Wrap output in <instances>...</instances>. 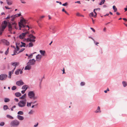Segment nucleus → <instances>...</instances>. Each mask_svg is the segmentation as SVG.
Wrapping results in <instances>:
<instances>
[{
  "label": "nucleus",
  "instance_id": "f257e3e1",
  "mask_svg": "<svg viewBox=\"0 0 127 127\" xmlns=\"http://www.w3.org/2000/svg\"><path fill=\"white\" fill-rule=\"evenodd\" d=\"M20 124L19 122L16 120L12 121L10 123V125L11 126V127H17Z\"/></svg>",
  "mask_w": 127,
  "mask_h": 127
},
{
  "label": "nucleus",
  "instance_id": "f03ea898",
  "mask_svg": "<svg viewBox=\"0 0 127 127\" xmlns=\"http://www.w3.org/2000/svg\"><path fill=\"white\" fill-rule=\"evenodd\" d=\"M27 100L24 99L20 101L18 103V106L20 107H24L26 103Z\"/></svg>",
  "mask_w": 127,
  "mask_h": 127
},
{
  "label": "nucleus",
  "instance_id": "7ed1b4c3",
  "mask_svg": "<svg viewBox=\"0 0 127 127\" xmlns=\"http://www.w3.org/2000/svg\"><path fill=\"white\" fill-rule=\"evenodd\" d=\"M24 19H21L20 20V22H19L18 25L19 26V29L21 30V27H23L25 28L26 27V26L23 24V22L24 21Z\"/></svg>",
  "mask_w": 127,
  "mask_h": 127
},
{
  "label": "nucleus",
  "instance_id": "20e7f679",
  "mask_svg": "<svg viewBox=\"0 0 127 127\" xmlns=\"http://www.w3.org/2000/svg\"><path fill=\"white\" fill-rule=\"evenodd\" d=\"M36 61L34 59H30L29 60V62L27 63V64H29L31 65H34Z\"/></svg>",
  "mask_w": 127,
  "mask_h": 127
},
{
  "label": "nucleus",
  "instance_id": "39448f33",
  "mask_svg": "<svg viewBox=\"0 0 127 127\" xmlns=\"http://www.w3.org/2000/svg\"><path fill=\"white\" fill-rule=\"evenodd\" d=\"M35 95V94L33 91H30L28 93V95L29 97L31 99H32Z\"/></svg>",
  "mask_w": 127,
  "mask_h": 127
},
{
  "label": "nucleus",
  "instance_id": "423d86ee",
  "mask_svg": "<svg viewBox=\"0 0 127 127\" xmlns=\"http://www.w3.org/2000/svg\"><path fill=\"white\" fill-rule=\"evenodd\" d=\"M7 76V75L4 74H2L0 75V80H4Z\"/></svg>",
  "mask_w": 127,
  "mask_h": 127
},
{
  "label": "nucleus",
  "instance_id": "0eeeda50",
  "mask_svg": "<svg viewBox=\"0 0 127 127\" xmlns=\"http://www.w3.org/2000/svg\"><path fill=\"white\" fill-rule=\"evenodd\" d=\"M24 82L22 80L18 81L16 82V84L18 86L22 85L24 84Z\"/></svg>",
  "mask_w": 127,
  "mask_h": 127
},
{
  "label": "nucleus",
  "instance_id": "6e6552de",
  "mask_svg": "<svg viewBox=\"0 0 127 127\" xmlns=\"http://www.w3.org/2000/svg\"><path fill=\"white\" fill-rule=\"evenodd\" d=\"M8 24L7 27L8 28V31L10 32H11L12 30V27L11 24L9 22H8Z\"/></svg>",
  "mask_w": 127,
  "mask_h": 127
},
{
  "label": "nucleus",
  "instance_id": "1a4fd4ad",
  "mask_svg": "<svg viewBox=\"0 0 127 127\" xmlns=\"http://www.w3.org/2000/svg\"><path fill=\"white\" fill-rule=\"evenodd\" d=\"M31 68V65L29 64H27V65L25 68L24 69L25 70H30Z\"/></svg>",
  "mask_w": 127,
  "mask_h": 127
},
{
  "label": "nucleus",
  "instance_id": "9d476101",
  "mask_svg": "<svg viewBox=\"0 0 127 127\" xmlns=\"http://www.w3.org/2000/svg\"><path fill=\"white\" fill-rule=\"evenodd\" d=\"M11 64L12 65L14 66L16 68V66L18 65L19 64V63L17 62H12L11 63Z\"/></svg>",
  "mask_w": 127,
  "mask_h": 127
},
{
  "label": "nucleus",
  "instance_id": "9b49d317",
  "mask_svg": "<svg viewBox=\"0 0 127 127\" xmlns=\"http://www.w3.org/2000/svg\"><path fill=\"white\" fill-rule=\"evenodd\" d=\"M1 41L4 43L7 46H8L9 45V42L7 40L5 39L1 40Z\"/></svg>",
  "mask_w": 127,
  "mask_h": 127
},
{
  "label": "nucleus",
  "instance_id": "f8f14e48",
  "mask_svg": "<svg viewBox=\"0 0 127 127\" xmlns=\"http://www.w3.org/2000/svg\"><path fill=\"white\" fill-rule=\"evenodd\" d=\"M7 4L9 5H11L12 3V1L11 0H6Z\"/></svg>",
  "mask_w": 127,
  "mask_h": 127
},
{
  "label": "nucleus",
  "instance_id": "ddd939ff",
  "mask_svg": "<svg viewBox=\"0 0 127 127\" xmlns=\"http://www.w3.org/2000/svg\"><path fill=\"white\" fill-rule=\"evenodd\" d=\"M44 78V76L41 79H39V80L40 81V82L39 84V88L40 89H41V84L42 81V79H43Z\"/></svg>",
  "mask_w": 127,
  "mask_h": 127
},
{
  "label": "nucleus",
  "instance_id": "4468645a",
  "mask_svg": "<svg viewBox=\"0 0 127 127\" xmlns=\"http://www.w3.org/2000/svg\"><path fill=\"white\" fill-rule=\"evenodd\" d=\"M42 57V56L41 55L39 54H38L36 56V59L37 61H39L40 60Z\"/></svg>",
  "mask_w": 127,
  "mask_h": 127
},
{
  "label": "nucleus",
  "instance_id": "2eb2a0df",
  "mask_svg": "<svg viewBox=\"0 0 127 127\" xmlns=\"http://www.w3.org/2000/svg\"><path fill=\"white\" fill-rule=\"evenodd\" d=\"M25 34L23 32L20 34L19 36V37L21 39H23L25 37Z\"/></svg>",
  "mask_w": 127,
  "mask_h": 127
},
{
  "label": "nucleus",
  "instance_id": "dca6fc26",
  "mask_svg": "<svg viewBox=\"0 0 127 127\" xmlns=\"http://www.w3.org/2000/svg\"><path fill=\"white\" fill-rule=\"evenodd\" d=\"M17 118L18 119L20 120H22L24 119V118L23 116L19 115H17Z\"/></svg>",
  "mask_w": 127,
  "mask_h": 127
},
{
  "label": "nucleus",
  "instance_id": "f3484780",
  "mask_svg": "<svg viewBox=\"0 0 127 127\" xmlns=\"http://www.w3.org/2000/svg\"><path fill=\"white\" fill-rule=\"evenodd\" d=\"M15 96L17 97H19L20 96L22 95L19 92H16L15 94Z\"/></svg>",
  "mask_w": 127,
  "mask_h": 127
},
{
  "label": "nucleus",
  "instance_id": "a211bd4d",
  "mask_svg": "<svg viewBox=\"0 0 127 127\" xmlns=\"http://www.w3.org/2000/svg\"><path fill=\"white\" fill-rule=\"evenodd\" d=\"M28 87L27 85H24L22 87V90H25L27 89V90L28 89Z\"/></svg>",
  "mask_w": 127,
  "mask_h": 127
},
{
  "label": "nucleus",
  "instance_id": "6ab92c4d",
  "mask_svg": "<svg viewBox=\"0 0 127 127\" xmlns=\"http://www.w3.org/2000/svg\"><path fill=\"white\" fill-rule=\"evenodd\" d=\"M101 111L100 110V108L99 106H98L97 107V110L95 111V113H97L98 112H100Z\"/></svg>",
  "mask_w": 127,
  "mask_h": 127
},
{
  "label": "nucleus",
  "instance_id": "aec40b11",
  "mask_svg": "<svg viewBox=\"0 0 127 127\" xmlns=\"http://www.w3.org/2000/svg\"><path fill=\"white\" fill-rule=\"evenodd\" d=\"M4 102L5 103L8 102L10 101V99L8 98H4Z\"/></svg>",
  "mask_w": 127,
  "mask_h": 127
},
{
  "label": "nucleus",
  "instance_id": "412c9836",
  "mask_svg": "<svg viewBox=\"0 0 127 127\" xmlns=\"http://www.w3.org/2000/svg\"><path fill=\"white\" fill-rule=\"evenodd\" d=\"M39 52L41 54L42 56H44L45 53V51L44 50H40Z\"/></svg>",
  "mask_w": 127,
  "mask_h": 127
},
{
  "label": "nucleus",
  "instance_id": "4be33fe9",
  "mask_svg": "<svg viewBox=\"0 0 127 127\" xmlns=\"http://www.w3.org/2000/svg\"><path fill=\"white\" fill-rule=\"evenodd\" d=\"M21 69H17L15 72V73L16 75H18L19 74V72L20 71Z\"/></svg>",
  "mask_w": 127,
  "mask_h": 127
},
{
  "label": "nucleus",
  "instance_id": "5701e85b",
  "mask_svg": "<svg viewBox=\"0 0 127 127\" xmlns=\"http://www.w3.org/2000/svg\"><path fill=\"white\" fill-rule=\"evenodd\" d=\"M28 36L30 37V38L31 39L32 38V39H33V38L35 39L36 38V37L35 36H34L32 34H30L28 35Z\"/></svg>",
  "mask_w": 127,
  "mask_h": 127
},
{
  "label": "nucleus",
  "instance_id": "b1692460",
  "mask_svg": "<svg viewBox=\"0 0 127 127\" xmlns=\"http://www.w3.org/2000/svg\"><path fill=\"white\" fill-rule=\"evenodd\" d=\"M3 108L4 110H6L7 109H9L8 106L6 105H4L3 106Z\"/></svg>",
  "mask_w": 127,
  "mask_h": 127
},
{
  "label": "nucleus",
  "instance_id": "393cba45",
  "mask_svg": "<svg viewBox=\"0 0 127 127\" xmlns=\"http://www.w3.org/2000/svg\"><path fill=\"white\" fill-rule=\"evenodd\" d=\"M26 94H25L23 95H22L21 97H20L19 98L20 99H24L26 98Z\"/></svg>",
  "mask_w": 127,
  "mask_h": 127
},
{
  "label": "nucleus",
  "instance_id": "a878e982",
  "mask_svg": "<svg viewBox=\"0 0 127 127\" xmlns=\"http://www.w3.org/2000/svg\"><path fill=\"white\" fill-rule=\"evenodd\" d=\"M122 84L124 87H126L127 85V83L125 81H123L122 82Z\"/></svg>",
  "mask_w": 127,
  "mask_h": 127
},
{
  "label": "nucleus",
  "instance_id": "bb28decb",
  "mask_svg": "<svg viewBox=\"0 0 127 127\" xmlns=\"http://www.w3.org/2000/svg\"><path fill=\"white\" fill-rule=\"evenodd\" d=\"M5 29L3 26L1 25L0 28V31L3 32L4 31Z\"/></svg>",
  "mask_w": 127,
  "mask_h": 127
},
{
  "label": "nucleus",
  "instance_id": "cd10ccee",
  "mask_svg": "<svg viewBox=\"0 0 127 127\" xmlns=\"http://www.w3.org/2000/svg\"><path fill=\"white\" fill-rule=\"evenodd\" d=\"M6 117L7 118H8L9 119H13L14 118L13 117L11 116V115H6Z\"/></svg>",
  "mask_w": 127,
  "mask_h": 127
},
{
  "label": "nucleus",
  "instance_id": "c85d7f7f",
  "mask_svg": "<svg viewBox=\"0 0 127 127\" xmlns=\"http://www.w3.org/2000/svg\"><path fill=\"white\" fill-rule=\"evenodd\" d=\"M36 53V52H34V53H32L30 55H29L28 57V59H29L30 58H32V56L33 54L35 53Z\"/></svg>",
  "mask_w": 127,
  "mask_h": 127
},
{
  "label": "nucleus",
  "instance_id": "c756f323",
  "mask_svg": "<svg viewBox=\"0 0 127 127\" xmlns=\"http://www.w3.org/2000/svg\"><path fill=\"white\" fill-rule=\"evenodd\" d=\"M18 115H23L24 114L23 112L22 111H19L17 113Z\"/></svg>",
  "mask_w": 127,
  "mask_h": 127
},
{
  "label": "nucleus",
  "instance_id": "7c9ffc66",
  "mask_svg": "<svg viewBox=\"0 0 127 127\" xmlns=\"http://www.w3.org/2000/svg\"><path fill=\"white\" fill-rule=\"evenodd\" d=\"M21 13H19V14H15L14 15H13L14 16V17L15 18V17H19L20 16H21Z\"/></svg>",
  "mask_w": 127,
  "mask_h": 127
},
{
  "label": "nucleus",
  "instance_id": "2f4dec72",
  "mask_svg": "<svg viewBox=\"0 0 127 127\" xmlns=\"http://www.w3.org/2000/svg\"><path fill=\"white\" fill-rule=\"evenodd\" d=\"M33 46V44L32 42L30 43L29 44L28 47H32Z\"/></svg>",
  "mask_w": 127,
  "mask_h": 127
},
{
  "label": "nucleus",
  "instance_id": "473e14b6",
  "mask_svg": "<svg viewBox=\"0 0 127 127\" xmlns=\"http://www.w3.org/2000/svg\"><path fill=\"white\" fill-rule=\"evenodd\" d=\"M89 15L90 17H94V14L93 12H92L91 13H90Z\"/></svg>",
  "mask_w": 127,
  "mask_h": 127
},
{
  "label": "nucleus",
  "instance_id": "72a5a7b5",
  "mask_svg": "<svg viewBox=\"0 0 127 127\" xmlns=\"http://www.w3.org/2000/svg\"><path fill=\"white\" fill-rule=\"evenodd\" d=\"M17 89V87L15 86H13L12 88L11 89L12 90L14 91L15 90Z\"/></svg>",
  "mask_w": 127,
  "mask_h": 127
},
{
  "label": "nucleus",
  "instance_id": "f704fd0d",
  "mask_svg": "<svg viewBox=\"0 0 127 127\" xmlns=\"http://www.w3.org/2000/svg\"><path fill=\"white\" fill-rule=\"evenodd\" d=\"M25 49L24 48H22V49H20V51H19L18 53H17V54H18L19 53H21L23 51L25 50Z\"/></svg>",
  "mask_w": 127,
  "mask_h": 127
},
{
  "label": "nucleus",
  "instance_id": "c9c22d12",
  "mask_svg": "<svg viewBox=\"0 0 127 127\" xmlns=\"http://www.w3.org/2000/svg\"><path fill=\"white\" fill-rule=\"evenodd\" d=\"M55 28V27L54 26H51L50 27V30H53V29Z\"/></svg>",
  "mask_w": 127,
  "mask_h": 127
},
{
  "label": "nucleus",
  "instance_id": "e433bc0d",
  "mask_svg": "<svg viewBox=\"0 0 127 127\" xmlns=\"http://www.w3.org/2000/svg\"><path fill=\"white\" fill-rule=\"evenodd\" d=\"M11 20L12 21H14V19L15 18V17H14L13 15H12L11 16Z\"/></svg>",
  "mask_w": 127,
  "mask_h": 127
},
{
  "label": "nucleus",
  "instance_id": "4c0bfd02",
  "mask_svg": "<svg viewBox=\"0 0 127 127\" xmlns=\"http://www.w3.org/2000/svg\"><path fill=\"white\" fill-rule=\"evenodd\" d=\"M105 1V0H101V2L99 3V5H101L104 3V2Z\"/></svg>",
  "mask_w": 127,
  "mask_h": 127
},
{
  "label": "nucleus",
  "instance_id": "58836bf2",
  "mask_svg": "<svg viewBox=\"0 0 127 127\" xmlns=\"http://www.w3.org/2000/svg\"><path fill=\"white\" fill-rule=\"evenodd\" d=\"M21 43L23 45V47H25L26 46V44L25 43L23 42H21Z\"/></svg>",
  "mask_w": 127,
  "mask_h": 127
},
{
  "label": "nucleus",
  "instance_id": "ea45409f",
  "mask_svg": "<svg viewBox=\"0 0 127 127\" xmlns=\"http://www.w3.org/2000/svg\"><path fill=\"white\" fill-rule=\"evenodd\" d=\"M32 103V102H27V106L28 107H29V106H31V104Z\"/></svg>",
  "mask_w": 127,
  "mask_h": 127
},
{
  "label": "nucleus",
  "instance_id": "a19ab883",
  "mask_svg": "<svg viewBox=\"0 0 127 127\" xmlns=\"http://www.w3.org/2000/svg\"><path fill=\"white\" fill-rule=\"evenodd\" d=\"M35 39L33 38L32 39H31V41H30L31 42H35Z\"/></svg>",
  "mask_w": 127,
  "mask_h": 127
},
{
  "label": "nucleus",
  "instance_id": "79ce46f5",
  "mask_svg": "<svg viewBox=\"0 0 127 127\" xmlns=\"http://www.w3.org/2000/svg\"><path fill=\"white\" fill-rule=\"evenodd\" d=\"M31 39L29 37H28L27 38H26V39H25V40H27V41H31Z\"/></svg>",
  "mask_w": 127,
  "mask_h": 127
},
{
  "label": "nucleus",
  "instance_id": "37998d69",
  "mask_svg": "<svg viewBox=\"0 0 127 127\" xmlns=\"http://www.w3.org/2000/svg\"><path fill=\"white\" fill-rule=\"evenodd\" d=\"M34 112V111H33L32 110H31L28 113V114H33V113Z\"/></svg>",
  "mask_w": 127,
  "mask_h": 127
},
{
  "label": "nucleus",
  "instance_id": "c03bdc74",
  "mask_svg": "<svg viewBox=\"0 0 127 127\" xmlns=\"http://www.w3.org/2000/svg\"><path fill=\"white\" fill-rule=\"evenodd\" d=\"M5 124L3 122H1L0 123V126H3Z\"/></svg>",
  "mask_w": 127,
  "mask_h": 127
},
{
  "label": "nucleus",
  "instance_id": "a18cd8bd",
  "mask_svg": "<svg viewBox=\"0 0 127 127\" xmlns=\"http://www.w3.org/2000/svg\"><path fill=\"white\" fill-rule=\"evenodd\" d=\"M85 85V82H81L80 83V85L81 86H84Z\"/></svg>",
  "mask_w": 127,
  "mask_h": 127
},
{
  "label": "nucleus",
  "instance_id": "49530a36",
  "mask_svg": "<svg viewBox=\"0 0 127 127\" xmlns=\"http://www.w3.org/2000/svg\"><path fill=\"white\" fill-rule=\"evenodd\" d=\"M68 5V3L67 2H65L63 4H62V5L63 6H67Z\"/></svg>",
  "mask_w": 127,
  "mask_h": 127
},
{
  "label": "nucleus",
  "instance_id": "de8ad7c7",
  "mask_svg": "<svg viewBox=\"0 0 127 127\" xmlns=\"http://www.w3.org/2000/svg\"><path fill=\"white\" fill-rule=\"evenodd\" d=\"M3 23L4 25L7 24L8 23L5 20H4L3 21Z\"/></svg>",
  "mask_w": 127,
  "mask_h": 127
},
{
  "label": "nucleus",
  "instance_id": "09e8293b",
  "mask_svg": "<svg viewBox=\"0 0 127 127\" xmlns=\"http://www.w3.org/2000/svg\"><path fill=\"white\" fill-rule=\"evenodd\" d=\"M26 90H27V89H26L25 90H22L21 92L22 93V94H24L25 93V92L26 91Z\"/></svg>",
  "mask_w": 127,
  "mask_h": 127
},
{
  "label": "nucleus",
  "instance_id": "8fccbe9b",
  "mask_svg": "<svg viewBox=\"0 0 127 127\" xmlns=\"http://www.w3.org/2000/svg\"><path fill=\"white\" fill-rule=\"evenodd\" d=\"M24 34H25V36L27 34H29V32L27 31L26 32H24Z\"/></svg>",
  "mask_w": 127,
  "mask_h": 127
},
{
  "label": "nucleus",
  "instance_id": "3c124183",
  "mask_svg": "<svg viewBox=\"0 0 127 127\" xmlns=\"http://www.w3.org/2000/svg\"><path fill=\"white\" fill-rule=\"evenodd\" d=\"M109 91V89L108 88L106 90L104 91V92L105 93H106L107 92V91Z\"/></svg>",
  "mask_w": 127,
  "mask_h": 127
},
{
  "label": "nucleus",
  "instance_id": "603ef678",
  "mask_svg": "<svg viewBox=\"0 0 127 127\" xmlns=\"http://www.w3.org/2000/svg\"><path fill=\"white\" fill-rule=\"evenodd\" d=\"M16 51H18L19 50L20 48L17 45V46H16Z\"/></svg>",
  "mask_w": 127,
  "mask_h": 127
},
{
  "label": "nucleus",
  "instance_id": "864d4df0",
  "mask_svg": "<svg viewBox=\"0 0 127 127\" xmlns=\"http://www.w3.org/2000/svg\"><path fill=\"white\" fill-rule=\"evenodd\" d=\"M22 19H24V21L23 22V23H24L25 24H26L27 23V22L24 19V18H23Z\"/></svg>",
  "mask_w": 127,
  "mask_h": 127
},
{
  "label": "nucleus",
  "instance_id": "5fc2aeb1",
  "mask_svg": "<svg viewBox=\"0 0 127 127\" xmlns=\"http://www.w3.org/2000/svg\"><path fill=\"white\" fill-rule=\"evenodd\" d=\"M89 38H90L91 39L94 41L95 42V39L93 38L92 37H91L90 36H89Z\"/></svg>",
  "mask_w": 127,
  "mask_h": 127
},
{
  "label": "nucleus",
  "instance_id": "6e6d98bb",
  "mask_svg": "<svg viewBox=\"0 0 127 127\" xmlns=\"http://www.w3.org/2000/svg\"><path fill=\"white\" fill-rule=\"evenodd\" d=\"M16 68H15V67H14L13 70L11 71L12 72V74H13L14 71Z\"/></svg>",
  "mask_w": 127,
  "mask_h": 127
},
{
  "label": "nucleus",
  "instance_id": "4d7b16f0",
  "mask_svg": "<svg viewBox=\"0 0 127 127\" xmlns=\"http://www.w3.org/2000/svg\"><path fill=\"white\" fill-rule=\"evenodd\" d=\"M52 30L53 31L52 33H54L56 31L55 30V29H53H53Z\"/></svg>",
  "mask_w": 127,
  "mask_h": 127
},
{
  "label": "nucleus",
  "instance_id": "13d9d810",
  "mask_svg": "<svg viewBox=\"0 0 127 127\" xmlns=\"http://www.w3.org/2000/svg\"><path fill=\"white\" fill-rule=\"evenodd\" d=\"M9 52V51L6 50L5 53V55H7Z\"/></svg>",
  "mask_w": 127,
  "mask_h": 127
},
{
  "label": "nucleus",
  "instance_id": "bf43d9fd",
  "mask_svg": "<svg viewBox=\"0 0 127 127\" xmlns=\"http://www.w3.org/2000/svg\"><path fill=\"white\" fill-rule=\"evenodd\" d=\"M37 98V97L36 96H35V95H34V96L33 97V98H32L33 99H36Z\"/></svg>",
  "mask_w": 127,
  "mask_h": 127
},
{
  "label": "nucleus",
  "instance_id": "052dcab7",
  "mask_svg": "<svg viewBox=\"0 0 127 127\" xmlns=\"http://www.w3.org/2000/svg\"><path fill=\"white\" fill-rule=\"evenodd\" d=\"M90 29L92 30L94 32H95V30L93 28H90Z\"/></svg>",
  "mask_w": 127,
  "mask_h": 127
},
{
  "label": "nucleus",
  "instance_id": "680f3d73",
  "mask_svg": "<svg viewBox=\"0 0 127 127\" xmlns=\"http://www.w3.org/2000/svg\"><path fill=\"white\" fill-rule=\"evenodd\" d=\"M21 2L23 3H25L26 2L25 1L23 0H20Z\"/></svg>",
  "mask_w": 127,
  "mask_h": 127
},
{
  "label": "nucleus",
  "instance_id": "e2e57ef3",
  "mask_svg": "<svg viewBox=\"0 0 127 127\" xmlns=\"http://www.w3.org/2000/svg\"><path fill=\"white\" fill-rule=\"evenodd\" d=\"M94 42V43H95V44L96 45H97H97V44H99V43L98 42H96L95 41V42Z\"/></svg>",
  "mask_w": 127,
  "mask_h": 127
},
{
  "label": "nucleus",
  "instance_id": "0e129e2a",
  "mask_svg": "<svg viewBox=\"0 0 127 127\" xmlns=\"http://www.w3.org/2000/svg\"><path fill=\"white\" fill-rule=\"evenodd\" d=\"M14 99L15 100V101L16 102H18L19 101V100L18 99L15 98Z\"/></svg>",
  "mask_w": 127,
  "mask_h": 127
},
{
  "label": "nucleus",
  "instance_id": "69168bd1",
  "mask_svg": "<svg viewBox=\"0 0 127 127\" xmlns=\"http://www.w3.org/2000/svg\"><path fill=\"white\" fill-rule=\"evenodd\" d=\"M62 70L63 71V74L65 73V70L64 68V69L63 70L62 69Z\"/></svg>",
  "mask_w": 127,
  "mask_h": 127
},
{
  "label": "nucleus",
  "instance_id": "338daca9",
  "mask_svg": "<svg viewBox=\"0 0 127 127\" xmlns=\"http://www.w3.org/2000/svg\"><path fill=\"white\" fill-rule=\"evenodd\" d=\"M38 123H37L36 125H34V127H37L38 125Z\"/></svg>",
  "mask_w": 127,
  "mask_h": 127
},
{
  "label": "nucleus",
  "instance_id": "774afa93",
  "mask_svg": "<svg viewBox=\"0 0 127 127\" xmlns=\"http://www.w3.org/2000/svg\"><path fill=\"white\" fill-rule=\"evenodd\" d=\"M76 15L77 16H80V15H81L78 12L77 13H76Z\"/></svg>",
  "mask_w": 127,
  "mask_h": 127
}]
</instances>
